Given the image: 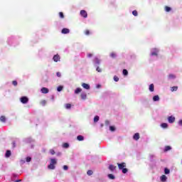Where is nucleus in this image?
Returning a JSON list of instances; mask_svg holds the SVG:
<instances>
[{
  "instance_id": "aec40b11",
  "label": "nucleus",
  "mask_w": 182,
  "mask_h": 182,
  "mask_svg": "<svg viewBox=\"0 0 182 182\" xmlns=\"http://www.w3.org/2000/svg\"><path fill=\"white\" fill-rule=\"evenodd\" d=\"M80 92H82V88H80V87H77V88L75 90V95H77V94L80 93Z\"/></svg>"
},
{
  "instance_id": "39448f33",
  "label": "nucleus",
  "mask_w": 182,
  "mask_h": 182,
  "mask_svg": "<svg viewBox=\"0 0 182 182\" xmlns=\"http://www.w3.org/2000/svg\"><path fill=\"white\" fill-rule=\"evenodd\" d=\"M168 123H174V122H176V117H174L173 116H170L168 117Z\"/></svg>"
},
{
  "instance_id": "0eeeda50",
  "label": "nucleus",
  "mask_w": 182,
  "mask_h": 182,
  "mask_svg": "<svg viewBox=\"0 0 182 182\" xmlns=\"http://www.w3.org/2000/svg\"><path fill=\"white\" fill-rule=\"evenodd\" d=\"M82 86L84 87V89H86L87 90H89V89H90V85H89V84L83 82L82 84Z\"/></svg>"
},
{
  "instance_id": "9d476101",
  "label": "nucleus",
  "mask_w": 182,
  "mask_h": 182,
  "mask_svg": "<svg viewBox=\"0 0 182 182\" xmlns=\"http://www.w3.org/2000/svg\"><path fill=\"white\" fill-rule=\"evenodd\" d=\"M41 92L44 94L49 93V89L46 87L41 88Z\"/></svg>"
},
{
  "instance_id": "79ce46f5",
  "label": "nucleus",
  "mask_w": 182,
  "mask_h": 182,
  "mask_svg": "<svg viewBox=\"0 0 182 182\" xmlns=\"http://www.w3.org/2000/svg\"><path fill=\"white\" fill-rule=\"evenodd\" d=\"M12 85H14V86H18V82L16 80H14L12 82Z\"/></svg>"
},
{
  "instance_id": "cd10ccee",
  "label": "nucleus",
  "mask_w": 182,
  "mask_h": 182,
  "mask_svg": "<svg viewBox=\"0 0 182 182\" xmlns=\"http://www.w3.org/2000/svg\"><path fill=\"white\" fill-rule=\"evenodd\" d=\"M63 147L64 149H68V147H69V144H68V143H64V144H63Z\"/></svg>"
},
{
  "instance_id": "2eb2a0df",
  "label": "nucleus",
  "mask_w": 182,
  "mask_h": 182,
  "mask_svg": "<svg viewBox=\"0 0 182 182\" xmlns=\"http://www.w3.org/2000/svg\"><path fill=\"white\" fill-rule=\"evenodd\" d=\"M109 170H110V171H114V170H116V166L114 165H109Z\"/></svg>"
},
{
  "instance_id": "a18cd8bd",
  "label": "nucleus",
  "mask_w": 182,
  "mask_h": 182,
  "mask_svg": "<svg viewBox=\"0 0 182 182\" xmlns=\"http://www.w3.org/2000/svg\"><path fill=\"white\" fill-rule=\"evenodd\" d=\"M50 154H52V156H53V154H55V150H53V149H50Z\"/></svg>"
},
{
  "instance_id": "4c0bfd02",
  "label": "nucleus",
  "mask_w": 182,
  "mask_h": 182,
  "mask_svg": "<svg viewBox=\"0 0 182 182\" xmlns=\"http://www.w3.org/2000/svg\"><path fill=\"white\" fill-rule=\"evenodd\" d=\"M122 170V173L124 174H126V173H127V171H129V170L127 168H124Z\"/></svg>"
},
{
  "instance_id": "4468645a",
  "label": "nucleus",
  "mask_w": 182,
  "mask_h": 182,
  "mask_svg": "<svg viewBox=\"0 0 182 182\" xmlns=\"http://www.w3.org/2000/svg\"><path fill=\"white\" fill-rule=\"evenodd\" d=\"M154 102H159L160 100V97L159 95H155L153 97Z\"/></svg>"
},
{
  "instance_id": "393cba45",
  "label": "nucleus",
  "mask_w": 182,
  "mask_h": 182,
  "mask_svg": "<svg viewBox=\"0 0 182 182\" xmlns=\"http://www.w3.org/2000/svg\"><path fill=\"white\" fill-rule=\"evenodd\" d=\"M168 150H171V146H166L164 149V151H168Z\"/></svg>"
},
{
  "instance_id": "bb28decb",
  "label": "nucleus",
  "mask_w": 182,
  "mask_h": 182,
  "mask_svg": "<svg viewBox=\"0 0 182 182\" xmlns=\"http://www.w3.org/2000/svg\"><path fill=\"white\" fill-rule=\"evenodd\" d=\"M168 78L169 79H176V75H174L173 74H169L168 75Z\"/></svg>"
},
{
  "instance_id": "f03ea898",
  "label": "nucleus",
  "mask_w": 182,
  "mask_h": 182,
  "mask_svg": "<svg viewBox=\"0 0 182 182\" xmlns=\"http://www.w3.org/2000/svg\"><path fill=\"white\" fill-rule=\"evenodd\" d=\"M20 100L23 105H26V103L29 102V99L28 98V97H21Z\"/></svg>"
},
{
  "instance_id": "2f4dec72",
  "label": "nucleus",
  "mask_w": 182,
  "mask_h": 182,
  "mask_svg": "<svg viewBox=\"0 0 182 182\" xmlns=\"http://www.w3.org/2000/svg\"><path fill=\"white\" fill-rule=\"evenodd\" d=\"M109 56L111 58H112L113 59H114V58H116V53H111Z\"/></svg>"
},
{
  "instance_id": "e433bc0d",
  "label": "nucleus",
  "mask_w": 182,
  "mask_h": 182,
  "mask_svg": "<svg viewBox=\"0 0 182 182\" xmlns=\"http://www.w3.org/2000/svg\"><path fill=\"white\" fill-rule=\"evenodd\" d=\"M84 33H85V35H87V36H89V35H90V31H89V30H85V31H84Z\"/></svg>"
},
{
  "instance_id": "5701e85b",
  "label": "nucleus",
  "mask_w": 182,
  "mask_h": 182,
  "mask_svg": "<svg viewBox=\"0 0 182 182\" xmlns=\"http://www.w3.org/2000/svg\"><path fill=\"white\" fill-rule=\"evenodd\" d=\"M11 151L9 150H7L6 152V157H11Z\"/></svg>"
},
{
  "instance_id": "c85d7f7f",
  "label": "nucleus",
  "mask_w": 182,
  "mask_h": 182,
  "mask_svg": "<svg viewBox=\"0 0 182 182\" xmlns=\"http://www.w3.org/2000/svg\"><path fill=\"white\" fill-rule=\"evenodd\" d=\"M164 173L165 174H170V169L165 168Z\"/></svg>"
},
{
  "instance_id": "ddd939ff",
  "label": "nucleus",
  "mask_w": 182,
  "mask_h": 182,
  "mask_svg": "<svg viewBox=\"0 0 182 182\" xmlns=\"http://www.w3.org/2000/svg\"><path fill=\"white\" fill-rule=\"evenodd\" d=\"M161 181H162V182L167 181V176H166V175H162L161 176Z\"/></svg>"
},
{
  "instance_id": "423d86ee",
  "label": "nucleus",
  "mask_w": 182,
  "mask_h": 182,
  "mask_svg": "<svg viewBox=\"0 0 182 182\" xmlns=\"http://www.w3.org/2000/svg\"><path fill=\"white\" fill-rule=\"evenodd\" d=\"M80 15L82 16V18H87V12H86L85 10L80 11Z\"/></svg>"
},
{
  "instance_id": "473e14b6",
  "label": "nucleus",
  "mask_w": 182,
  "mask_h": 182,
  "mask_svg": "<svg viewBox=\"0 0 182 182\" xmlns=\"http://www.w3.org/2000/svg\"><path fill=\"white\" fill-rule=\"evenodd\" d=\"M58 92H62L63 90V86H59L57 88Z\"/></svg>"
},
{
  "instance_id": "9b49d317",
  "label": "nucleus",
  "mask_w": 182,
  "mask_h": 182,
  "mask_svg": "<svg viewBox=\"0 0 182 182\" xmlns=\"http://www.w3.org/2000/svg\"><path fill=\"white\" fill-rule=\"evenodd\" d=\"M159 55V50L155 49V51L151 53V56H157Z\"/></svg>"
},
{
  "instance_id": "f3484780",
  "label": "nucleus",
  "mask_w": 182,
  "mask_h": 182,
  "mask_svg": "<svg viewBox=\"0 0 182 182\" xmlns=\"http://www.w3.org/2000/svg\"><path fill=\"white\" fill-rule=\"evenodd\" d=\"M0 122L5 123V122H6V117L5 116L0 117Z\"/></svg>"
},
{
  "instance_id": "c03bdc74",
  "label": "nucleus",
  "mask_w": 182,
  "mask_h": 182,
  "mask_svg": "<svg viewBox=\"0 0 182 182\" xmlns=\"http://www.w3.org/2000/svg\"><path fill=\"white\" fill-rule=\"evenodd\" d=\"M114 82H119V77H117V75H115V76L114 77Z\"/></svg>"
},
{
  "instance_id": "f704fd0d",
  "label": "nucleus",
  "mask_w": 182,
  "mask_h": 182,
  "mask_svg": "<svg viewBox=\"0 0 182 182\" xmlns=\"http://www.w3.org/2000/svg\"><path fill=\"white\" fill-rule=\"evenodd\" d=\"M59 16L60 18H61V19H63V18H65V15H63V12H60Z\"/></svg>"
},
{
  "instance_id": "20e7f679",
  "label": "nucleus",
  "mask_w": 182,
  "mask_h": 182,
  "mask_svg": "<svg viewBox=\"0 0 182 182\" xmlns=\"http://www.w3.org/2000/svg\"><path fill=\"white\" fill-rule=\"evenodd\" d=\"M118 168L119 170H123V168H124V167H126V163L122 162L121 164L118 163L117 164Z\"/></svg>"
},
{
  "instance_id": "864d4df0",
  "label": "nucleus",
  "mask_w": 182,
  "mask_h": 182,
  "mask_svg": "<svg viewBox=\"0 0 182 182\" xmlns=\"http://www.w3.org/2000/svg\"><path fill=\"white\" fill-rule=\"evenodd\" d=\"M20 181H22V180L19 179V180L15 181V182H20Z\"/></svg>"
},
{
  "instance_id": "dca6fc26",
  "label": "nucleus",
  "mask_w": 182,
  "mask_h": 182,
  "mask_svg": "<svg viewBox=\"0 0 182 182\" xmlns=\"http://www.w3.org/2000/svg\"><path fill=\"white\" fill-rule=\"evenodd\" d=\"M178 90V86H174V87H171V92H177Z\"/></svg>"
},
{
  "instance_id": "49530a36",
  "label": "nucleus",
  "mask_w": 182,
  "mask_h": 182,
  "mask_svg": "<svg viewBox=\"0 0 182 182\" xmlns=\"http://www.w3.org/2000/svg\"><path fill=\"white\" fill-rule=\"evenodd\" d=\"M56 75H57L58 77H60L62 76V74L60 73V72H57Z\"/></svg>"
},
{
  "instance_id": "412c9836",
  "label": "nucleus",
  "mask_w": 182,
  "mask_h": 182,
  "mask_svg": "<svg viewBox=\"0 0 182 182\" xmlns=\"http://www.w3.org/2000/svg\"><path fill=\"white\" fill-rule=\"evenodd\" d=\"M94 62L96 63V65H100V60H99L97 58L94 59Z\"/></svg>"
},
{
  "instance_id": "b1692460",
  "label": "nucleus",
  "mask_w": 182,
  "mask_h": 182,
  "mask_svg": "<svg viewBox=\"0 0 182 182\" xmlns=\"http://www.w3.org/2000/svg\"><path fill=\"white\" fill-rule=\"evenodd\" d=\"M80 96L83 100H85V99H86V97H87V95H86V93H82Z\"/></svg>"
},
{
  "instance_id": "58836bf2",
  "label": "nucleus",
  "mask_w": 182,
  "mask_h": 182,
  "mask_svg": "<svg viewBox=\"0 0 182 182\" xmlns=\"http://www.w3.org/2000/svg\"><path fill=\"white\" fill-rule=\"evenodd\" d=\"M138 14L137 11L134 10L132 11V15H134V16H137Z\"/></svg>"
},
{
  "instance_id": "ea45409f",
  "label": "nucleus",
  "mask_w": 182,
  "mask_h": 182,
  "mask_svg": "<svg viewBox=\"0 0 182 182\" xmlns=\"http://www.w3.org/2000/svg\"><path fill=\"white\" fill-rule=\"evenodd\" d=\"M70 107H72V105H70V104L65 105V109H70Z\"/></svg>"
},
{
  "instance_id": "a19ab883",
  "label": "nucleus",
  "mask_w": 182,
  "mask_h": 182,
  "mask_svg": "<svg viewBox=\"0 0 182 182\" xmlns=\"http://www.w3.org/2000/svg\"><path fill=\"white\" fill-rule=\"evenodd\" d=\"M109 130H110L111 132H114V130H116V128H114V127L110 126V127H109Z\"/></svg>"
},
{
  "instance_id": "f257e3e1",
  "label": "nucleus",
  "mask_w": 182,
  "mask_h": 182,
  "mask_svg": "<svg viewBox=\"0 0 182 182\" xmlns=\"http://www.w3.org/2000/svg\"><path fill=\"white\" fill-rule=\"evenodd\" d=\"M57 164L58 161L56 160V159H51L50 163L48 165V168H49V170H55V168H56V166L55 165Z\"/></svg>"
},
{
  "instance_id": "37998d69",
  "label": "nucleus",
  "mask_w": 182,
  "mask_h": 182,
  "mask_svg": "<svg viewBox=\"0 0 182 182\" xmlns=\"http://www.w3.org/2000/svg\"><path fill=\"white\" fill-rule=\"evenodd\" d=\"M26 160L27 163H29V161H31L32 160V158L27 156Z\"/></svg>"
},
{
  "instance_id": "3c124183",
  "label": "nucleus",
  "mask_w": 182,
  "mask_h": 182,
  "mask_svg": "<svg viewBox=\"0 0 182 182\" xmlns=\"http://www.w3.org/2000/svg\"><path fill=\"white\" fill-rule=\"evenodd\" d=\"M109 123H110V122H109V121H107V120L105 121V124H106L107 126H109Z\"/></svg>"
},
{
  "instance_id": "a878e982",
  "label": "nucleus",
  "mask_w": 182,
  "mask_h": 182,
  "mask_svg": "<svg viewBox=\"0 0 182 182\" xmlns=\"http://www.w3.org/2000/svg\"><path fill=\"white\" fill-rule=\"evenodd\" d=\"M108 177L111 180H114V176L113 174H112V173L108 174Z\"/></svg>"
},
{
  "instance_id": "5fc2aeb1",
  "label": "nucleus",
  "mask_w": 182,
  "mask_h": 182,
  "mask_svg": "<svg viewBox=\"0 0 182 182\" xmlns=\"http://www.w3.org/2000/svg\"><path fill=\"white\" fill-rule=\"evenodd\" d=\"M14 147H15V143H14Z\"/></svg>"
},
{
  "instance_id": "6e6552de",
  "label": "nucleus",
  "mask_w": 182,
  "mask_h": 182,
  "mask_svg": "<svg viewBox=\"0 0 182 182\" xmlns=\"http://www.w3.org/2000/svg\"><path fill=\"white\" fill-rule=\"evenodd\" d=\"M133 139L134 140H139V139H140V134L139 133L134 134V135L133 136Z\"/></svg>"
},
{
  "instance_id": "7ed1b4c3",
  "label": "nucleus",
  "mask_w": 182,
  "mask_h": 182,
  "mask_svg": "<svg viewBox=\"0 0 182 182\" xmlns=\"http://www.w3.org/2000/svg\"><path fill=\"white\" fill-rule=\"evenodd\" d=\"M54 62H60V55L59 54L55 55L53 58Z\"/></svg>"
},
{
  "instance_id": "a211bd4d",
  "label": "nucleus",
  "mask_w": 182,
  "mask_h": 182,
  "mask_svg": "<svg viewBox=\"0 0 182 182\" xmlns=\"http://www.w3.org/2000/svg\"><path fill=\"white\" fill-rule=\"evenodd\" d=\"M161 127H162L163 129H167V127H168V124H167V123H162L161 124Z\"/></svg>"
},
{
  "instance_id": "72a5a7b5",
  "label": "nucleus",
  "mask_w": 182,
  "mask_h": 182,
  "mask_svg": "<svg viewBox=\"0 0 182 182\" xmlns=\"http://www.w3.org/2000/svg\"><path fill=\"white\" fill-rule=\"evenodd\" d=\"M87 176H92L93 174V171L92 170H88L87 172Z\"/></svg>"
},
{
  "instance_id": "603ef678",
  "label": "nucleus",
  "mask_w": 182,
  "mask_h": 182,
  "mask_svg": "<svg viewBox=\"0 0 182 182\" xmlns=\"http://www.w3.org/2000/svg\"><path fill=\"white\" fill-rule=\"evenodd\" d=\"M178 124H179L181 126H182V120H180V121L178 122Z\"/></svg>"
},
{
  "instance_id": "de8ad7c7",
  "label": "nucleus",
  "mask_w": 182,
  "mask_h": 182,
  "mask_svg": "<svg viewBox=\"0 0 182 182\" xmlns=\"http://www.w3.org/2000/svg\"><path fill=\"white\" fill-rule=\"evenodd\" d=\"M69 168V167L68 166H66V165H64L63 166V170H68Z\"/></svg>"
},
{
  "instance_id": "f8f14e48",
  "label": "nucleus",
  "mask_w": 182,
  "mask_h": 182,
  "mask_svg": "<svg viewBox=\"0 0 182 182\" xmlns=\"http://www.w3.org/2000/svg\"><path fill=\"white\" fill-rule=\"evenodd\" d=\"M77 139L78 141H83L85 140V137H83L82 135H79L77 136Z\"/></svg>"
},
{
  "instance_id": "6ab92c4d",
  "label": "nucleus",
  "mask_w": 182,
  "mask_h": 182,
  "mask_svg": "<svg viewBox=\"0 0 182 182\" xmlns=\"http://www.w3.org/2000/svg\"><path fill=\"white\" fill-rule=\"evenodd\" d=\"M149 90H150V92H154V84H151L149 85Z\"/></svg>"
},
{
  "instance_id": "c9c22d12",
  "label": "nucleus",
  "mask_w": 182,
  "mask_h": 182,
  "mask_svg": "<svg viewBox=\"0 0 182 182\" xmlns=\"http://www.w3.org/2000/svg\"><path fill=\"white\" fill-rule=\"evenodd\" d=\"M99 120V116H95L94 117V122L97 123V121Z\"/></svg>"
},
{
  "instance_id": "c756f323",
  "label": "nucleus",
  "mask_w": 182,
  "mask_h": 182,
  "mask_svg": "<svg viewBox=\"0 0 182 182\" xmlns=\"http://www.w3.org/2000/svg\"><path fill=\"white\" fill-rule=\"evenodd\" d=\"M165 11L166 12H170V11H171V8L166 6H165Z\"/></svg>"
},
{
  "instance_id": "7c9ffc66",
  "label": "nucleus",
  "mask_w": 182,
  "mask_h": 182,
  "mask_svg": "<svg viewBox=\"0 0 182 182\" xmlns=\"http://www.w3.org/2000/svg\"><path fill=\"white\" fill-rule=\"evenodd\" d=\"M40 105H41V106H46V100H42L40 102Z\"/></svg>"
},
{
  "instance_id": "4be33fe9",
  "label": "nucleus",
  "mask_w": 182,
  "mask_h": 182,
  "mask_svg": "<svg viewBox=\"0 0 182 182\" xmlns=\"http://www.w3.org/2000/svg\"><path fill=\"white\" fill-rule=\"evenodd\" d=\"M122 73L124 76H127V75H129V72L126 69L123 70Z\"/></svg>"
},
{
  "instance_id": "09e8293b",
  "label": "nucleus",
  "mask_w": 182,
  "mask_h": 182,
  "mask_svg": "<svg viewBox=\"0 0 182 182\" xmlns=\"http://www.w3.org/2000/svg\"><path fill=\"white\" fill-rule=\"evenodd\" d=\"M96 70L97 72H102V69H100V68H99V67H97Z\"/></svg>"
},
{
  "instance_id": "1a4fd4ad",
  "label": "nucleus",
  "mask_w": 182,
  "mask_h": 182,
  "mask_svg": "<svg viewBox=\"0 0 182 182\" xmlns=\"http://www.w3.org/2000/svg\"><path fill=\"white\" fill-rule=\"evenodd\" d=\"M70 31L68 28H63L61 33L63 34L69 33Z\"/></svg>"
},
{
  "instance_id": "8fccbe9b",
  "label": "nucleus",
  "mask_w": 182,
  "mask_h": 182,
  "mask_svg": "<svg viewBox=\"0 0 182 182\" xmlns=\"http://www.w3.org/2000/svg\"><path fill=\"white\" fill-rule=\"evenodd\" d=\"M92 56H93V54H92V53L87 54V58H92Z\"/></svg>"
}]
</instances>
